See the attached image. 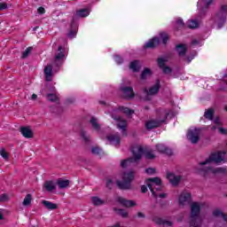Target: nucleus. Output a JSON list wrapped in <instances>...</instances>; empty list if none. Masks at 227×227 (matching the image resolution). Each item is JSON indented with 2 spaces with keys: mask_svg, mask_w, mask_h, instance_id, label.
Here are the masks:
<instances>
[{
  "mask_svg": "<svg viewBox=\"0 0 227 227\" xmlns=\"http://www.w3.org/2000/svg\"><path fill=\"white\" fill-rule=\"evenodd\" d=\"M220 164V162H227V152H218L212 153L205 161L199 163L197 168L198 173L203 175V176H208V175H217L219 173H226L224 168L212 167V164Z\"/></svg>",
  "mask_w": 227,
  "mask_h": 227,
  "instance_id": "obj_1",
  "label": "nucleus"
},
{
  "mask_svg": "<svg viewBox=\"0 0 227 227\" xmlns=\"http://www.w3.org/2000/svg\"><path fill=\"white\" fill-rule=\"evenodd\" d=\"M223 81H225L226 83H227V74H225V76H224V78H223Z\"/></svg>",
  "mask_w": 227,
  "mask_h": 227,
  "instance_id": "obj_62",
  "label": "nucleus"
},
{
  "mask_svg": "<svg viewBox=\"0 0 227 227\" xmlns=\"http://www.w3.org/2000/svg\"><path fill=\"white\" fill-rule=\"evenodd\" d=\"M156 149L160 153H166V155H173V151L165 146L164 144L156 145Z\"/></svg>",
  "mask_w": 227,
  "mask_h": 227,
  "instance_id": "obj_16",
  "label": "nucleus"
},
{
  "mask_svg": "<svg viewBox=\"0 0 227 227\" xmlns=\"http://www.w3.org/2000/svg\"><path fill=\"white\" fill-rule=\"evenodd\" d=\"M153 223H155L156 224H160L162 226H173V222L168 221V220H164L159 216H154L153 218Z\"/></svg>",
  "mask_w": 227,
  "mask_h": 227,
  "instance_id": "obj_17",
  "label": "nucleus"
},
{
  "mask_svg": "<svg viewBox=\"0 0 227 227\" xmlns=\"http://www.w3.org/2000/svg\"><path fill=\"white\" fill-rule=\"evenodd\" d=\"M117 214L121 217H129V212L125 209H117Z\"/></svg>",
  "mask_w": 227,
  "mask_h": 227,
  "instance_id": "obj_39",
  "label": "nucleus"
},
{
  "mask_svg": "<svg viewBox=\"0 0 227 227\" xmlns=\"http://www.w3.org/2000/svg\"><path fill=\"white\" fill-rule=\"evenodd\" d=\"M44 74H45L46 81H52V79H51V77H52V66H47L44 68Z\"/></svg>",
  "mask_w": 227,
  "mask_h": 227,
  "instance_id": "obj_25",
  "label": "nucleus"
},
{
  "mask_svg": "<svg viewBox=\"0 0 227 227\" xmlns=\"http://www.w3.org/2000/svg\"><path fill=\"white\" fill-rule=\"evenodd\" d=\"M145 159H155V154L153 153L148 151L145 153Z\"/></svg>",
  "mask_w": 227,
  "mask_h": 227,
  "instance_id": "obj_42",
  "label": "nucleus"
},
{
  "mask_svg": "<svg viewBox=\"0 0 227 227\" xmlns=\"http://www.w3.org/2000/svg\"><path fill=\"white\" fill-rule=\"evenodd\" d=\"M46 98L49 100V102H58V100H59V98L56 93H48L46 95Z\"/></svg>",
  "mask_w": 227,
  "mask_h": 227,
  "instance_id": "obj_29",
  "label": "nucleus"
},
{
  "mask_svg": "<svg viewBox=\"0 0 227 227\" xmlns=\"http://www.w3.org/2000/svg\"><path fill=\"white\" fill-rule=\"evenodd\" d=\"M114 60L118 63V65H121V63H123V59L118 55L114 57Z\"/></svg>",
  "mask_w": 227,
  "mask_h": 227,
  "instance_id": "obj_46",
  "label": "nucleus"
},
{
  "mask_svg": "<svg viewBox=\"0 0 227 227\" xmlns=\"http://www.w3.org/2000/svg\"><path fill=\"white\" fill-rule=\"evenodd\" d=\"M57 185H59V188H60V189H67V187H68V185H70V181L59 179L57 181Z\"/></svg>",
  "mask_w": 227,
  "mask_h": 227,
  "instance_id": "obj_26",
  "label": "nucleus"
},
{
  "mask_svg": "<svg viewBox=\"0 0 227 227\" xmlns=\"http://www.w3.org/2000/svg\"><path fill=\"white\" fill-rule=\"evenodd\" d=\"M8 195H6V194H2L1 196H0V201H8Z\"/></svg>",
  "mask_w": 227,
  "mask_h": 227,
  "instance_id": "obj_51",
  "label": "nucleus"
},
{
  "mask_svg": "<svg viewBox=\"0 0 227 227\" xmlns=\"http://www.w3.org/2000/svg\"><path fill=\"white\" fill-rule=\"evenodd\" d=\"M33 201V195L27 194L26 197L23 200V207H29L31 205V202Z\"/></svg>",
  "mask_w": 227,
  "mask_h": 227,
  "instance_id": "obj_30",
  "label": "nucleus"
},
{
  "mask_svg": "<svg viewBox=\"0 0 227 227\" xmlns=\"http://www.w3.org/2000/svg\"><path fill=\"white\" fill-rule=\"evenodd\" d=\"M116 201L127 208H130V207H136V202L134 200H129L123 197H117Z\"/></svg>",
  "mask_w": 227,
  "mask_h": 227,
  "instance_id": "obj_14",
  "label": "nucleus"
},
{
  "mask_svg": "<svg viewBox=\"0 0 227 227\" xmlns=\"http://www.w3.org/2000/svg\"><path fill=\"white\" fill-rule=\"evenodd\" d=\"M212 1L213 0H199L198 1V9L200 12H204L205 10H207V8H208L209 5L212 4Z\"/></svg>",
  "mask_w": 227,
  "mask_h": 227,
  "instance_id": "obj_18",
  "label": "nucleus"
},
{
  "mask_svg": "<svg viewBox=\"0 0 227 227\" xmlns=\"http://www.w3.org/2000/svg\"><path fill=\"white\" fill-rule=\"evenodd\" d=\"M166 61H168V59H166L164 58L158 59L159 67L160 68H164L166 67Z\"/></svg>",
  "mask_w": 227,
  "mask_h": 227,
  "instance_id": "obj_37",
  "label": "nucleus"
},
{
  "mask_svg": "<svg viewBox=\"0 0 227 227\" xmlns=\"http://www.w3.org/2000/svg\"><path fill=\"white\" fill-rule=\"evenodd\" d=\"M199 26H200V23L196 20H189L187 21V27L190 29H196V27H198Z\"/></svg>",
  "mask_w": 227,
  "mask_h": 227,
  "instance_id": "obj_28",
  "label": "nucleus"
},
{
  "mask_svg": "<svg viewBox=\"0 0 227 227\" xmlns=\"http://www.w3.org/2000/svg\"><path fill=\"white\" fill-rule=\"evenodd\" d=\"M91 152L94 155H100V153H102V149L95 146V147H92Z\"/></svg>",
  "mask_w": 227,
  "mask_h": 227,
  "instance_id": "obj_41",
  "label": "nucleus"
},
{
  "mask_svg": "<svg viewBox=\"0 0 227 227\" xmlns=\"http://www.w3.org/2000/svg\"><path fill=\"white\" fill-rule=\"evenodd\" d=\"M145 184L153 198H166V193H159V191L162 189V181H160V178H149L145 181Z\"/></svg>",
  "mask_w": 227,
  "mask_h": 227,
  "instance_id": "obj_3",
  "label": "nucleus"
},
{
  "mask_svg": "<svg viewBox=\"0 0 227 227\" xmlns=\"http://www.w3.org/2000/svg\"><path fill=\"white\" fill-rule=\"evenodd\" d=\"M108 141H110V144L114 146H118L120 145V136L118 135H109L107 137Z\"/></svg>",
  "mask_w": 227,
  "mask_h": 227,
  "instance_id": "obj_21",
  "label": "nucleus"
},
{
  "mask_svg": "<svg viewBox=\"0 0 227 227\" xmlns=\"http://www.w3.org/2000/svg\"><path fill=\"white\" fill-rule=\"evenodd\" d=\"M161 68H163L164 74H171V67L165 66L164 67H161Z\"/></svg>",
  "mask_w": 227,
  "mask_h": 227,
  "instance_id": "obj_50",
  "label": "nucleus"
},
{
  "mask_svg": "<svg viewBox=\"0 0 227 227\" xmlns=\"http://www.w3.org/2000/svg\"><path fill=\"white\" fill-rule=\"evenodd\" d=\"M137 217H145V214L139 212L137 213Z\"/></svg>",
  "mask_w": 227,
  "mask_h": 227,
  "instance_id": "obj_59",
  "label": "nucleus"
},
{
  "mask_svg": "<svg viewBox=\"0 0 227 227\" xmlns=\"http://www.w3.org/2000/svg\"><path fill=\"white\" fill-rule=\"evenodd\" d=\"M91 202L96 206L98 207L100 205H104V200L98 197H92L91 198Z\"/></svg>",
  "mask_w": 227,
  "mask_h": 227,
  "instance_id": "obj_35",
  "label": "nucleus"
},
{
  "mask_svg": "<svg viewBox=\"0 0 227 227\" xmlns=\"http://www.w3.org/2000/svg\"><path fill=\"white\" fill-rule=\"evenodd\" d=\"M8 9V4L6 3H0V12H3V10Z\"/></svg>",
  "mask_w": 227,
  "mask_h": 227,
  "instance_id": "obj_45",
  "label": "nucleus"
},
{
  "mask_svg": "<svg viewBox=\"0 0 227 227\" xmlns=\"http://www.w3.org/2000/svg\"><path fill=\"white\" fill-rule=\"evenodd\" d=\"M147 191H148V188L146 187V185H142V187H141V192H147Z\"/></svg>",
  "mask_w": 227,
  "mask_h": 227,
  "instance_id": "obj_56",
  "label": "nucleus"
},
{
  "mask_svg": "<svg viewBox=\"0 0 227 227\" xmlns=\"http://www.w3.org/2000/svg\"><path fill=\"white\" fill-rule=\"evenodd\" d=\"M0 155L1 157H3V159H4L5 160H8L10 155L8 154V153L6 152V150L4 148H2L0 150Z\"/></svg>",
  "mask_w": 227,
  "mask_h": 227,
  "instance_id": "obj_38",
  "label": "nucleus"
},
{
  "mask_svg": "<svg viewBox=\"0 0 227 227\" xmlns=\"http://www.w3.org/2000/svg\"><path fill=\"white\" fill-rule=\"evenodd\" d=\"M160 42V41L158 37H153L149 42H147L144 47L145 49H153L154 47H157V45H159Z\"/></svg>",
  "mask_w": 227,
  "mask_h": 227,
  "instance_id": "obj_20",
  "label": "nucleus"
},
{
  "mask_svg": "<svg viewBox=\"0 0 227 227\" xmlns=\"http://www.w3.org/2000/svg\"><path fill=\"white\" fill-rule=\"evenodd\" d=\"M201 134V129L197 128H192L188 130L186 137L188 141H191L192 145H196L200 141V136Z\"/></svg>",
  "mask_w": 227,
  "mask_h": 227,
  "instance_id": "obj_8",
  "label": "nucleus"
},
{
  "mask_svg": "<svg viewBox=\"0 0 227 227\" xmlns=\"http://www.w3.org/2000/svg\"><path fill=\"white\" fill-rule=\"evenodd\" d=\"M20 132L23 137H26L27 139H31V137H33V130H31V128L29 127L20 128Z\"/></svg>",
  "mask_w": 227,
  "mask_h": 227,
  "instance_id": "obj_19",
  "label": "nucleus"
},
{
  "mask_svg": "<svg viewBox=\"0 0 227 227\" xmlns=\"http://www.w3.org/2000/svg\"><path fill=\"white\" fill-rule=\"evenodd\" d=\"M31 98L32 100H36V98H38V96L36 94H33Z\"/></svg>",
  "mask_w": 227,
  "mask_h": 227,
  "instance_id": "obj_58",
  "label": "nucleus"
},
{
  "mask_svg": "<svg viewBox=\"0 0 227 227\" xmlns=\"http://www.w3.org/2000/svg\"><path fill=\"white\" fill-rule=\"evenodd\" d=\"M90 122L94 130H96L97 132H100V124L98 123V120H97V118L92 117Z\"/></svg>",
  "mask_w": 227,
  "mask_h": 227,
  "instance_id": "obj_23",
  "label": "nucleus"
},
{
  "mask_svg": "<svg viewBox=\"0 0 227 227\" xmlns=\"http://www.w3.org/2000/svg\"><path fill=\"white\" fill-rule=\"evenodd\" d=\"M226 15H227V5H222L219 12L216 14L215 21L218 24V29L223 27L224 22H226Z\"/></svg>",
  "mask_w": 227,
  "mask_h": 227,
  "instance_id": "obj_7",
  "label": "nucleus"
},
{
  "mask_svg": "<svg viewBox=\"0 0 227 227\" xmlns=\"http://www.w3.org/2000/svg\"><path fill=\"white\" fill-rule=\"evenodd\" d=\"M192 59H194V56H192V57H191V58H188V59H187L188 63H189L190 61H192Z\"/></svg>",
  "mask_w": 227,
  "mask_h": 227,
  "instance_id": "obj_60",
  "label": "nucleus"
},
{
  "mask_svg": "<svg viewBox=\"0 0 227 227\" xmlns=\"http://www.w3.org/2000/svg\"><path fill=\"white\" fill-rule=\"evenodd\" d=\"M145 173H147V175H153V173H155V168H149L145 169Z\"/></svg>",
  "mask_w": 227,
  "mask_h": 227,
  "instance_id": "obj_49",
  "label": "nucleus"
},
{
  "mask_svg": "<svg viewBox=\"0 0 227 227\" xmlns=\"http://www.w3.org/2000/svg\"><path fill=\"white\" fill-rule=\"evenodd\" d=\"M113 185H114L113 180L107 179V180H106V187H107L108 189H113Z\"/></svg>",
  "mask_w": 227,
  "mask_h": 227,
  "instance_id": "obj_47",
  "label": "nucleus"
},
{
  "mask_svg": "<svg viewBox=\"0 0 227 227\" xmlns=\"http://www.w3.org/2000/svg\"><path fill=\"white\" fill-rule=\"evenodd\" d=\"M76 15L78 17H88V15H90V9H82L77 11Z\"/></svg>",
  "mask_w": 227,
  "mask_h": 227,
  "instance_id": "obj_33",
  "label": "nucleus"
},
{
  "mask_svg": "<svg viewBox=\"0 0 227 227\" xmlns=\"http://www.w3.org/2000/svg\"><path fill=\"white\" fill-rule=\"evenodd\" d=\"M131 152L133 153V157L121 160V168H127V166L132 164V162H137V160H140L141 157H143V153H145V150L141 145H135Z\"/></svg>",
  "mask_w": 227,
  "mask_h": 227,
  "instance_id": "obj_5",
  "label": "nucleus"
},
{
  "mask_svg": "<svg viewBox=\"0 0 227 227\" xmlns=\"http://www.w3.org/2000/svg\"><path fill=\"white\" fill-rule=\"evenodd\" d=\"M201 207L202 204L200 202H193L191 204V213H190V223L192 224H203V216H201Z\"/></svg>",
  "mask_w": 227,
  "mask_h": 227,
  "instance_id": "obj_4",
  "label": "nucleus"
},
{
  "mask_svg": "<svg viewBox=\"0 0 227 227\" xmlns=\"http://www.w3.org/2000/svg\"><path fill=\"white\" fill-rule=\"evenodd\" d=\"M31 51H32L31 48H27V49L25 50V51L23 52V54H22V58H23V59L27 58V57L29 56V54H31Z\"/></svg>",
  "mask_w": 227,
  "mask_h": 227,
  "instance_id": "obj_43",
  "label": "nucleus"
},
{
  "mask_svg": "<svg viewBox=\"0 0 227 227\" xmlns=\"http://www.w3.org/2000/svg\"><path fill=\"white\" fill-rule=\"evenodd\" d=\"M4 219V209H0V221Z\"/></svg>",
  "mask_w": 227,
  "mask_h": 227,
  "instance_id": "obj_55",
  "label": "nucleus"
},
{
  "mask_svg": "<svg viewBox=\"0 0 227 227\" xmlns=\"http://www.w3.org/2000/svg\"><path fill=\"white\" fill-rule=\"evenodd\" d=\"M178 203L180 207H185L191 203V193L183 192L178 198Z\"/></svg>",
  "mask_w": 227,
  "mask_h": 227,
  "instance_id": "obj_11",
  "label": "nucleus"
},
{
  "mask_svg": "<svg viewBox=\"0 0 227 227\" xmlns=\"http://www.w3.org/2000/svg\"><path fill=\"white\" fill-rule=\"evenodd\" d=\"M171 110L159 109L156 112V119H151L145 122V128L147 130H152V129H157L160 127L162 123L166 122L168 117L169 116Z\"/></svg>",
  "mask_w": 227,
  "mask_h": 227,
  "instance_id": "obj_2",
  "label": "nucleus"
},
{
  "mask_svg": "<svg viewBox=\"0 0 227 227\" xmlns=\"http://www.w3.org/2000/svg\"><path fill=\"white\" fill-rule=\"evenodd\" d=\"M192 45H196V43H198V41H197V40H193V41L192 42Z\"/></svg>",
  "mask_w": 227,
  "mask_h": 227,
  "instance_id": "obj_61",
  "label": "nucleus"
},
{
  "mask_svg": "<svg viewBox=\"0 0 227 227\" xmlns=\"http://www.w3.org/2000/svg\"><path fill=\"white\" fill-rule=\"evenodd\" d=\"M44 188L48 192H52L56 189V183L54 181H46L44 183Z\"/></svg>",
  "mask_w": 227,
  "mask_h": 227,
  "instance_id": "obj_22",
  "label": "nucleus"
},
{
  "mask_svg": "<svg viewBox=\"0 0 227 227\" xmlns=\"http://www.w3.org/2000/svg\"><path fill=\"white\" fill-rule=\"evenodd\" d=\"M132 180H134V171L124 173L122 176V181H117V187L124 191L131 189L132 184H130V182H132Z\"/></svg>",
  "mask_w": 227,
  "mask_h": 227,
  "instance_id": "obj_6",
  "label": "nucleus"
},
{
  "mask_svg": "<svg viewBox=\"0 0 227 227\" xmlns=\"http://www.w3.org/2000/svg\"><path fill=\"white\" fill-rule=\"evenodd\" d=\"M140 65L138 60H134L130 63L129 68L133 70V72H137L139 70Z\"/></svg>",
  "mask_w": 227,
  "mask_h": 227,
  "instance_id": "obj_31",
  "label": "nucleus"
},
{
  "mask_svg": "<svg viewBox=\"0 0 227 227\" xmlns=\"http://www.w3.org/2000/svg\"><path fill=\"white\" fill-rule=\"evenodd\" d=\"M218 130H219L220 134H223V136L227 135V129H226L220 127V128H218Z\"/></svg>",
  "mask_w": 227,
  "mask_h": 227,
  "instance_id": "obj_48",
  "label": "nucleus"
},
{
  "mask_svg": "<svg viewBox=\"0 0 227 227\" xmlns=\"http://www.w3.org/2000/svg\"><path fill=\"white\" fill-rule=\"evenodd\" d=\"M176 24L179 27H182V26H184V20L182 19H178Z\"/></svg>",
  "mask_w": 227,
  "mask_h": 227,
  "instance_id": "obj_53",
  "label": "nucleus"
},
{
  "mask_svg": "<svg viewBox=\"0 0 227 227\" xmlns=\"http://www.w3.org/2000/svg\"><path fill=\"white\" fill-rule=\"evenodd\" d=\"M160 36L163 43H167L168 40H169V35H168V34H166V33L160 34Z\"/></svg>",
  "mask_w": 227,
  "mask_h": 227,
  "instance_id": "obj_40",
  "label": "nucleus"
},
{
  "mask_svg": "<svg viewBox=\"0 0 227 227\" xmlns=\"http://www.w3.org/2000/svg\"><path fill=\"white\" fill-rule=\"evenodd\" d=\"M42 203L43 207H45V208H47L48 210H56V208H58V205L51 201L43 200Z\"/></svg>",
  "mask_w": 227,
  "mask_h": 227,
  "instance_id": "obj_24",
  "label": "nucleus"
},
{
  "mask_svg": "<svg viewBox=\"0 0 227 227\" xmlns=\"http://www.w3.org/2000/svg\"><path fill=\"white\" fill-rule=\"evenodd\" d=\"M148 77H152V70L146 67L142 72L141 79H148Z\"/></svg>",
  "mask_w": 227,
  "mask_h": 227,
  "instance_id": "obj_32",
  "label": "nucleus"
},
{
  "mask_svg": "<svg viewBox=\"0 0 227 227\" xmlns=\"http://www.w3.org/2000/svg\"><path fill=\"white\" fill-rule=\"evenodd\" d=\"M112 118L117 121V128L119 130H121V133L126 136L127 134V121L120 116L112 114Z\"/></svg>",
  "mask_w": 227,
  "mask_h": 227,
  "instance_id": "obj_9",
  "label": "nucleus"
},
{
  "mask_svg": "<svg viewBox=\"0 0 227 227\" xmlns=\"http://www.w3.org/2000/svg\"><path fill=\"white\" fill-rule=\"evenodd\" d=\"M118 111L120 113H123L124 114H128V115L134 114V111L133 110H130L129 108H127L125 106L119 107Z\"/></svg>",
  "mask_w": 227,
  "mask_h": 227,
  "instance_id": "obj_34",
  "label": "nucleus"
},
{
  "mask_svg": "<svg viewBox=\"0 0 227 227\" xmlns=\"http://www.w3.org/2000/svg\"><path fill=\"white\" fill-rule=\"evenodd\" d=\"M204 117L207 118V120H213L214 118V109H208L205 112Z\"/></svg>",
  "mask_w": 227,
  "mask_h": 227,
  "instance_id": "obj_36",
  "label": "nucleus"
},
{
  "mask_svg": "<svg viewBox=\"0 0 227 227\" xmlns=\"http://www.w3.org/2000/svg\"><path fill=\"white\" fill-rule=\"evenodd\" d=\"M159 90H160V82L159 80L156 81V83L149 89L145 90V93L147 95H157L159 93Z\"/></svg>",
  "mask_w": 227,
  "mask_h": 227,
  "instance_id": "obj_15",
  "label": "nucleus"
},
{
  "mask_svg": "<svg viewBox=\"0 0 227 227\" xmlns=\"http://www.w3.org/2000/svg\"><path fill=\"white\" fill-rule=\"evenodd\" d=\"M167 178L172 185L176 186V185H178V184H180V180H182V176L173 174V173H168L167 175Z\"/></svg>",
  "mask_w": 227,
  "mask_h": 227,
  "instance_id": "obj_13",
  "label": "nucleus"
},
{
  "mask_svg": "<svg viewBox=\"0 0 227 227\" xmlns=\"http://www.w3.org/2000/svg\"><path fill=\"white\" fill-rule=\"evenodd\" d=\"M211 129L212 130H215L217 128L215 126H213Z\"/></svg>",
  "mask_w": 227,
  "mask_h": 227,
  "instance_id": "obj_63",
  "label": "nucleus"
},
{
  "mask_svg": "<svg viewBox=\"0 0 227 227\" xmlns=\"http://www.w3.org/2000/svg\"><path fill=\"white\" fill-rule=\"evenodd\" d=\"M81 136L84 139V141H90V136H88L86 131H82Z\"/></svg>",
  "mask_w": 227,
  "mask_h": 227,
  "instance_id": "obj_44",
  "label": "nucleus"
},
{
  "mask_svg": "<svg viewBox=\"0 0 227 227\" xmlns=\"http://www.w3.org/2000/svg\"><path fill=\"white\" fill-rule=\"evenodd\" d=\"M176 51L179 56H184L185 52H187V46L185 44H178L176 46Z\"/></svg>",
  "mask_w": 227,
  "mask_h": 227,
  "instance_id": "obj_27",
  "label": "nucleus"
},
{
  "mask_svg": "<svg viewBox=\"0 0 227 227\" xmlns=\"http://www.w3.org/2000/svg\"><path fill=\"white\" fill-rule=\"evenodd\" d=\"M225 111H227V106L225 107Z\"/></svg>",
  "mask_w": 227,
  "mask_h": 227,
  "instance_id": "obj_64",
  "label": "nucleus"
},
{
  "mask_svg": "<svg viewBox=\"0 0 227 227\" xmlns=\"http://www.w3.org/2000/svg\"><path fill=\"white\" fill-rule=\"evenodd\" d=\"M121 91L124 98H127L128 100L134 98V89L132 87H128L122 84L121 85Z\"/></svg>",
  "mask_w": 227,
  "mask_h": 227,
  "instance_id": "obj_12",
  "label": "nucleus"
},
{
  "mask_svg": "<svg viewBox=\"0 0 227 227\" xmlns=\"http://www.w3.org/2000/svg\"><path fill=\"white\" fill-rule=\"evenodd\" d=\"M214 123L215 125H221V119H219V117H216L214 119Z\"/></svg>",
  "mask_w": 227,
  "mask_h": 227,
  "instance_id": "obj_54",
  "label": "nucleus"
},
{
  "mask_svg": "<svg viewBox=\"0 0 227 227\" xmlns=\"http://www.w3.org/2000/svg\"><path fill=\"white\" fill-rule=\"evenodd\" d=\"M37 12H38V13H40L41 15H43V13H45V8H43V7H39V8L37 9Z\"/></svg>",
  "mask_w": 227,
  "mask_h": 227,
  "instance_id": "obj_52",
  "label": "nucleus"
},
{
  "mask_svg": "<svg viewBox=\"0 0 227 227\" xmlns=\"http://www.w3.org/2000/svg\"><path fill=\"white\" fill-rule=\"evenodd\" d=\"M68 36H69V38H74V36H75V32L71 31V32L68 34Z\"/></svg>",
  "mask_w": 227,
  "mask_h": 227,
  "instance_id": "obj_57",
  "label": "nucleus"
},
{
  "mask_svg": "<svg viewBox=\"0 0 227 227\" xmlns=\"http://www.w3.org/2000/svg\"><path fill=\"white\" fill-rule=\"evenodd\" d=\"M64 60H65V49L59 46L54 56V63L55 65H57V67H59L60 65L63 64Z\"/></svg>",
  "mask_w": 227,
  "mask_h": 227,
  "instance_id": "obj_10",
  "label": "nucleus"
}]
</instances>
